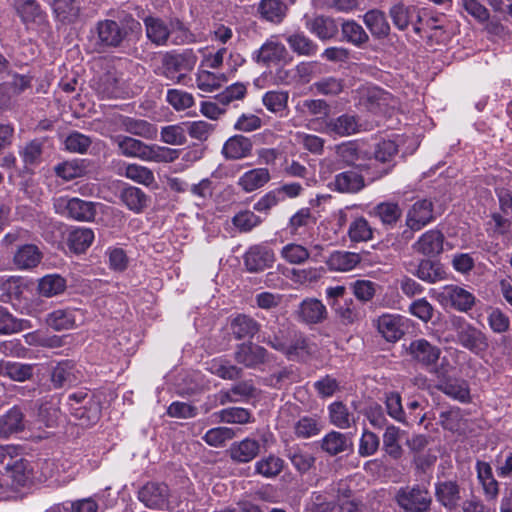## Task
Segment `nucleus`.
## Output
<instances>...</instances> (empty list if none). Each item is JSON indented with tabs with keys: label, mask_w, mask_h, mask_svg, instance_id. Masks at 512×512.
Wrapping results in <instances>:
<instances>
[{
	"label": "nucleus",
	"mask_w": 512,
	"mask_h": 512,
	"mask_svg": "<svg viewBox=\"0 0 512 512\" xmlns=\"http://www.w3.org/2000/svg\"><path fill=\"white\" fill-rule=\"evenodd\" d=\"M111 141L117 146L121 155L129 158H139L147 162L171 163L179 157V150L156 144L149 145L129 136H111Z\"/></svg>",
	"instance_id": "1"
},
{
	"label": "nucleus",
	"mask_w": 512,
	"mask_h": 512,
	"mask_svg": "<svg viewBox=\"0 0 512 512\" xmlns=\"http://www.w3.org/2000/svg\"><path fill=\"white\" fill-rule=\"evenodd\" d=\"M96 30L101 45L119 47L129 32L141 30V24L131 15L125 14L120 23L109 19L99 21Z\"/></svg>",
	"instance_id": "2"
},
{
	"label": "nucleus",
	"mask_w": 512,
	"mask_h": 512,
	"mask_svg": "<svg viewBox=\"0 0 512 512\" xmlns=\"http://www.w3.org/2000/svg\"><path fill=\"white\" fill-rule=\"evenodd\" d=\"M196 62L197 56L192 50L167 52L162 57L161 74L174 84H185L187 73L194 69Z\"/></svg>",
	"instance_id": "3"
},
{
	"label": "nucleus",
	"mask_w": 512,
	"mask_h": 512,
	"mask_svg": "<svg viewBox=\"0 0 512 512\" xmlns=\"http://www.w3.org/2000/svg\"><path fill=\"white\" fill-rule=\"evenodd\" d=\"M395 501L405 512H429L433 500L427 487L414 484L399 488Z\"/></svg>",
	"instance_id": "4"
},
{
	"label": "nucleus",
	"mask_w": 512,
	"mask_h": 512,
	"mask_svg": "<svg viewBox=\"0 0 512 512\" xmlns=\"http://www.w3.org/2000/svg\"><path fill=\"white\" fill-rule=\"evenodd\" d=\"M19 449L6 446L0 449V463L5 468L4 476L11 480L14 487L24 486L28 480L27 467L29 462L19 456Z\"/></svg>",
	"instance_id": "5"
},
{
	"label": "nucleus",
	"mask_w": 512,
	"mask_h": 512,
	"mask_svg": "<svg viewBox=\"0 0 512 512\" xmlns=\"http://www.w3.org/2000/svg\"><path fill=\"white\" fill-rule=\"evenodd\" d=\"M453 325L456 331L457 342L462 347L477 355L484 353L488 349V338L480 329L462 318L455 320Z\"/></svg>",
	"instance_id": "6"
},
{
	"label": "nucleus",
	"mask_w": 512,
	"mask_h": 512,
	"mask_svg": "<svg viewBox=\"0 0 512 512\" xmlns=\"http://www.w3.org/2000/svg\"><path fill=\"white\" fill-rule=\"evenodd\" d=\"M170 489L167 484L148 482L138 492V499L145 507L153 510L171 511Z\"/></svg>",
	"instance_id": "7"
},
{
	"label": "nucleus",
	"mask_w": 512,
	"mask_h": 512,
	"mask_svg": "<svg viewBox=\"0 0 512 512\" xmlns=\"http://www.w3.org/2000/svg\"><path fill=\"white\" fill-rule=\"evenodd\" d=\"M406 352L417 365L430 369L438 362L441 349L428 340L419 338L410 342Z\"/></svg>",
	"instance_id": "8"
},
{
	"label": "nucleus",
	"mask_w": 512,
	"mask_h": 512,
	"mask_svg": "<svg viewBox=\"0 0 512 512\" xmlns=\"http://www.w3.org/2000/svg\"><path fill=\"white\" fill-rule=\"evenodd\" d=\"M234 359L238 364L255 369L269 360V352L261 345L251 341L240 343L234 351Z\"/></svg>",
	"instance_id": "9"
},
{
	"label": "nucleus",
	"mask_w": 512,
	"mask_h": 512,
	"mask_svg": "<svg viewBox=\"0 0 512 512\" xmlns=\"http://www.w3.org/2000/svg\"><path fill=\"white\" fill-rule=\"evenodd\" d=\"M357 170H346L334 176L329 187L342 194H357L366 187L364 176L360 173L365 166L357 165Z\"/></svg>",
	"instance_id": "10"
},
{
	"label": "nucleus",
	"mask_w": 512,
	"mask_h": 512,
	"mask_svg": "<svg viewBox=\"0 0 512 512\" xmlns=\"http://www.w3.org/2000/svg\"><path fill=\"white\" fill-rule=\"evenodd\" d=\"M461 492L462 488L457 480H443L435 483V499L447 511H454L460 506Z\"/></svg>",
	"instance_id": "11"
},
{
	"label": "nucleus",
	"mask_w": 512,
	"mask_h": 512,
	"mask_svg": "<svg viewBox=\"0 0 512 512\" xmlns=\"http://www.w3.org/2000/svg\"><path fill=\"white\" fill-rule=\"evenodd\" d=\"M434 219L433 203L429 199L417 200L407 211L406 225L411 231H419Z\"/></svg>",
	"instance_id": "12"
},
{
	"label": "nucleus",
	"mask_w": 512,
	"mask_h": 512,
	"mask_svg": "<svg viewBox=\"0 0 512 512\" xmlns=\"http://www.w3.org/2000/svg\"><path fill=\"white\" fill-rule=\"evenodd\" d=\"M275 255L272 249L265 245H253L244 255V264L251 273H257L272 266Z\"/></svg>",
	"instance_id": "13"
},
{
	"label": "nucleus",
	"mask_w": 512,
	"mask_h": 512,
	"mask_svg": "<svg viewBox=\"0 0 512 512\" xmlns=\"http://www.w3.org/2000/svg\"><path fill=\"white\" fill-rule=\"evenodd\" d=\"M117 126V130H123L127 133L152 140L157 136V128L155 125L146 120L134 119L127 116L117 115L112 118Z\"/></svg>",
	"instance_id": "14"
},
{
	"label": "nucleus",
	"mask_w": 512,
	"mask_h": 512,
	"mask_svg": "<svg viewBox=\"0 0 512 512\" xmlns=\"http://www.w3.org/2000/svg\"><path fill=\"white\" fill-rule=\"evenodd\" d=\"M398 153V146L392 140H383L379 142L374 150V159L384 164L381 169L374 170L371 174V181L378 180L387 175L393 168V160Z\"/></svg>",
	"instance_id": "15"
},
{
	"label": "nucleus",
	"mask_w": 512,
	"mask_h": 512,
	"mask_svg": "<svg viewBox=\"0 0 512 512\" xmlns=\"http://www.w3.org/2000/svg\"><path fill=\"white\" fill-rule=\"evenodd\" d=\"M82 372L73 361L59 362L51 372V382L54 388L73 386L81 382Z\"/></svg>",
	"instance_id": "16"
},
{
	"label": "nucleus",
	"mask_w": 512,
	"mask_h": 512,
	"mask_svg": "<svg viewBox=\"0 0 512 512\" xmlns=\"http://www.w3.org/2000/svg\"><path fill=\"white\" fill-rule=\"evenodd\" d=\"M381 336L388 342H396L404 335L403 318L394 314H383L373 321Z\"/></svg>",
	"instance_id": "17"
},
{
	"label": "nucleus",
	"mask_w": 512,
	"mask_h": 512,
	"mask_svg": "<svg viewBox=\"0 0 512 512\" xmlns=\"http://www.w3.org/2000/svg\"><path fill=\"white\" fill-rule=\"evenodd\" d=\"M288 338H291V329L285 324L273 323L259 335V341L272 349L282 352L286 350Z\"/></svg>",
	"instance_id": "18"
},
{
	"label": "nucleus",
	"mask_w": 512,
	"mask_h": 512,
	"mask_svg": "<svg viewBox=\"0 0 512 512\" xmlns=\"http://www.w3.org/2000/svg\"><path fill=\"white\" fill-rule=\"evenodd\" d=\"M64 207V214L77 221H92L96 215V207L93 202L80 198L60 199Z\"/></svg>",
	"instance_id": "19"
},
{
	"label": "nucleus",
	"mask_w": 512,
	"mask_h": 512,
	"mask_svg": "<svg viewBox=\"0 0 512 512\" xmlns=\"http://www.w3.org/2000/svg\"><path fill=\"white\" fill-rule=\"evenodd\" d=\"M389 16L394 26L401 31L406 30L413 23L414 18L418 22H421L423 19L420 10L416 6L406 5L403 2L393 4L389 9Z\"/></svg>",
	"instance_id": "20"
},
{
	"label": "nucleus",
	"mask_w": 512,
	"mask_h": 512,
	"mask_svg": "<svg viewBox=\"0 0 512 512\" xmlns=\"http://www.w3.org/2000/svg\"><path fill=\"white\" fill-rule=\"evenodd\" d=\"M287 54V49L282 43L270 39L253 53L252 58L258 64L270 65L285 60Z\"/></svg>",
	"instance_id": "21"
},
{
	"label": "nucleus",
	"mask_w": 512,
	"mask_h": 512,
	"mask_svg": "<svg viewBox=\"0 0 512 512\" xmlns=\"http://www.w3.org/2000/svg\"><path fill=\"white\" fill-rule=\"evenodd\" d=\"M297 315L304 323L318 324L326 320L328 312L319 299L306 298L300 303Z\"/></svg>",
	"instance_id": "22"
},
{
	"label": "nucleus",
	"mask_w": 512,
	"mask_h": 512,
	"mask_svg": "<svg viewBox=\"0 0 512 512\" xmlns=\"http://www.w3.org/2000/svg\"><path fill=\"white\" fill-rule=\"evenodd\" d=\"M440 296L449 301L453 308L461 312H467L475 304L474 295L464 288L456 285L443 287Z\"/></svg>",
	"instance_id": "23"
},
{
	"label": "nucleus",
	"mask_w": 512,
	"mask_h": 512,
	"mask_svg": "<svg viewBox=\"0 0 512 512\" xmlns=\"http://www.w3.org/2000/svg\"><path fill=\"white\" fill-rule=\"evenodd\" d=\"M320 448L329 456H336L352 450L353 442L345 433L330 431L320 441Z\"/></svg>",
	"instance_id": "24"
},
{
	"label": "nucleus",
	"mask_w": 512,
	"mask_h": 512,
	"mask_svg": "<svg viewBox=\"0 0 512 512\" xmlns=\"http://www.w3.org/2000/svg\"><path fill=\"white\" fill-rule=\"evenodd\" d=\"M359 118L352 114H343L326 122V130L330 134L341 137L350 136L360 131Z\"/></svg>",
	"instance_id": "25"
},
{
	"label": "nucleus",
	"mask_w": 512,
	"mask_h": 512,
	"mask_svg": "<svg viewBox=\"0 0 512 512\" xmlns=\"http://www.w3.org/2000/svg\"><path fill=\"white\" fill-rule=\"evenodd\" d=\"M260 327L253 317L246 314H238L230 322L231 333L237 340L252 339L260 332Z\"/></svg>",
	"instance_id": "26"
},
{
	"label": "nucleus",
	"mask_w": 512,
	"mask_h": 512,
	"mask_svg": "<svg viewBox=\"0 0 512 512\" xmlns=\"http://www.w3.org/2000/svg\"><path fill=\"white\" fill-rule=\"evenodd\" d=\"M53 9L57 20L64 24L75 23L80 17V0H46Z\"/></svg>",
	"instance_id": "27"
},
{
	"label": "nucleus",
	"mask_w": 512,
	"mask_h": 512,
	"mask_svg": "<svg viewBox=\"0 0 512 512\" xmlns=\"http://www.w3.org/2000/svg\"><path fill=\"white\" fill-rule=\"evenodd\" d=\"M444 235L439 230L425 232L413 244V249L426 256L438 255L443 251Z\"/></svg>",
	"instance_id": "28"
},
{
	"label": "nucleus",
	"mask_w": 512,
	"mask_h": 512,
	"mask_svg": "<svg viewBox=\"0 0 512 512\" xmlns=\"http://www.w3.org/2000/svg\"><path fill=\"white\" fill-rule=\"evenodd\" d=\"M252 148L253 144L249 138L243 135H235L224 143L222 154L226 159L239 160L248 157Z\"/></svg>",
	"instance_id": "29"
},
{
	"label": "nucleus",
	"mask_w": 512,
	"mask_h": 512,
	"mask_svg": "<svg viewBox=\"0 0 512 512\" xmlns=\"http://www.w3.org/2000/svg\"><path fill=\"white\" fill-rule=\"evenodd\" d=\"M260 452V443L256 439L245 438L242 441L234 442L230 449V458L237 463H248Z\"/></svg>",
	"instance_id": "30"
},
{
	"label": "nucleus",
	"mask_w": 512,
	"mask_h": 512,
	"mask_svg": "<svg viewBox=\"0 0 512 512\" xmlns=\"http://www.w3.org/2000/svg\"><path fill=\"white\" fill-rule=\"evenodd\" d=\"M23 429V413L18 407H13L0 416V440L7 439Z\"/></svg>",
	"instance_id": "31"
},
{
	"label": "nucleus",
	"mask_w": 512,
	"mask_h": 512,
	"mask_svg": "<svg viewBox=\"0 0 512 512\" xmlns=\"http://www.w3.org/2000/svg\"><path fill=\"white\" fill-rule=\"evenodd\" d=\"M270 179V172L267 168H254L239 178L238 185L243 191L250 193L263 187Z\"/></svg>",
	"instance_id": "32"
},
{
	"label": "nucleus",
	"mask_w": 512,
	"mask_h": 512,
	"mask_svg": "<svg viewBox=\"0 0 512 512\" xmlns=\"http://www.w3.org/2000/svg\"><path fill=\"white\" fill-rule=\"evenodd\" d=\"M288 7L282 0H261L257 7L260 18L280 23L287 14Z\"/></svg>",
	"instance_id": "33"
},
{
	"label": "nucleus",
	"mask_w": 512,
	"mask_h": 512,
	"mask_svg": "<svg viewBox=\"0 0 512 512\" xmlns=\"http://www.w3.org/2000/svg\"><path fill=\"white\" fill-rule=\"evenodd\" d=\"M330 423L339 429H348L355 425L356 419L349 408L341 401H335L328 406Z\"/></svg>",
	"instance_id": "34"
},
{
	"label": "nucleus",
	"mask_w": 512,
	"mask_h": 512,
	"mask_svg": "<svg viewBox=\"0 0 512 512\" xmlns=\"http://www.w3.org/2000/svg\"><path fill=\"white\" fill-rule=\"evenodd\" d=\"M323 429L321 419L317 415L300 417L293 425V433L298 439H309L320 434Z\"/></svg>",
	"instance_id": "35"
},
{
	"label": "nucleus",
	"mask_w": 512,
	"mask_h": 512,
	"mask_svg": "<svg viewBox=\"0 0 512 512\" xmlns=\"http://www.w3.org/2000/svg\"><path fill=\"white\" fill-rule=\"evenodd\" d=\"M307 28L321 40L332 39L338 34L335 20L323 15L308 20Z\"/></svg>",
	"instance_id": "36"
},
{
	"label": "nucleus",
	"mask_w": 512,
	"mask_h": 512,
	"mask_svg": "<svg viewBox=\"0 0 512 512\" xmlns=\"http://www.w3.org/2000/svg\"><path fill=\"white\" fill-rule=\"evenodd\" d=\"M360 261L361 257L357 253L335 251L327 258L326 264L330 270L344 272L355 268Z\"/></svg>",
	"instance_id": "37"
},
{
	"label": "nucleus",
	"mask_w": 512,
	"mask_h": 512,
	"mask_svg": "<svg viewBox=\"0 0 512 512\" xmlns=\"http://www.w3.org/2000/svg\"><path fill=\"white\" fill-rule=\"evenodd\" d=\"M363 20L374 37L381 39L389 35L390 25L384 12L377 9L369 10L365 13Z\"/></svg>",
	"instance_id": "38"
},
{
	"label": "nucleus",
	"mask_w": 512,
	"mask_h": 512,
	"mask_svg": "<svg viewBox=\"0 0 512 512\" xmlns=\"http://www.w3.org/2000/svg\"><path fill=\"white\" fill-rule=\"evenodd\" d=\"M208 370L211 374L224 380H237L243 375V369L232 364L229 360L215 358L208 363Z\"/></svg>",
	"instance_id": "39"
},
{
	"label": "nucleus",
	"mask_w": 512,
	"mask_h": 512,
	"mask_svg": "<svg viewBox=\"0 0 512 512\" xmlns=\"http://www.w3.org/2000/svg\"><path fill=\"white\" fill-rule=\"evenodd\" d=\"M94 240V232L89 228H76L67 238V246L75 254L84 253Z\"/></svg>",
	"instance_id": "40"
},
{
	"label": "nucleus",
	"mask_w": 512,
	"mask_h": 512,
	"mask_svg": "<svg viewBox=\"0 0 512 512\" xmlns=\"http://www.w3.org/2000/svg\"><path fill=\"white\" fill-rule=\"evenodd\" d=\"M370 215L379 218L383 225L393 227L402 216V209L395 202H381L377 204Z\"/></svg>",
	"instance_id": "41"
},
{
	"label": "nucleus",
	"mask_w": 512,
	"mask_h": 512,
	"mask_svg": "<svg viewBox=\"0 0 512 512\" xmlns=\"http://www.w3.org/2000/svg\"><path fill=\"white\" fill-rule=\"evenodd\" d=\"M120 198L127 208L135 213H141L148 206L149 201L145 192L134 186L124 188Z\"/></svg>",
	"instance_id": "42"
},
{
	"label": "nucleus",
	"mask_w": 512,
	"mask_h": 512,
	"mask_svg": "<svg viewBox=\"0 0 512 512\" xmlns=\"http://www.w3.org/2000/svg\"><path fill=\"white\" fill-rule=\"evenodd\" d=\"M146 35L148 39L158 45H165L168 41L170 31L163 20L155 17H146L144 19Z\"/></svg>",
	"instance_id": "43"
},
{
	"label": "nucleus",
	"mask_w": 512,
	"mask_h": 512,
	"mask_svg": "<svg viewBox=\"0 0 512 512\" xmlns=\"http://www.w3.org/2000/svg\"><path fill=\"white\" fill-rule=\"evenodd\" d=\"M45 322L55 331L73 329L76 327L75 312L71 309H58L49 313Z\"/></svg>",
	"instance_id": "44"
},
{
	"label": "nucleus",
	"mask_w": 512,
	"mask_h": 512,
	"mask_svg": "<svg viewBox=\"0 0 512 512\" xmlns=\"http://www.w3.org/2000/svg\"><path fill=\"white\" fill-rule=\"evenodd\" d=\"M67 287L65 278L59 274H48L38 281V292L45 297H54L62 294Z\"/></svg>",
	"instance_id": "45"
},
{
	"label": "nucleus",
	"mask_w": 512,
	"mask_h": 512,
	"mask_svg": "<svg viewBox=\"0 0 512 512\" xmlns=\"http://www.w3.org/2000/svg\"><path fill=\"white\" fill-rule=\"evenodd\" d=\"M436 388L447 396L460 402H469L470 392L465 381L451 379L449 381H441L437 383Z\"/></svg>",
	"instance_id": "46"
},
{
	"label": "nucleus",
	"mask_w": 512,
	"mask_h": 512,
	"mask_svg": "<svg viewBox=\"0 0 512 512\" xmlns=\"http://www.w3.org/2000/svg\"><path fill=\"white\" fill-rule=\"evenodd\" d=\"M400 432L398 427L389 425L383 434V450L394 460L400 459L403 455V449L399 444Z\"/></svg>",
	"instance_id": "47"
},
{
	"label": "nucleus",
	"mask_w": 512,
	"mask_h": 512,
	"mask_svg": "<svg viewBox=\"0 0 512 512\" xmlns=\"http://www.w3.org/2000/svg\"><path fill=\"white\" fill-rule=\"evenodd\" d=\"M416 275L423 281L435 283L444 279L446 272L439 262L424 259L420 261Z\"/></svg>",
	"instance_id": "48"
},
{
	"label": "nucleus",
	"mask_w": 512,
	"mask_h": 512,
	"mask_svg": "<svg viewBox=\"0 0 512 512\" xmlns=\"http://www.w3.org/2000/svg\"><path fill=\"white\" fill-rule=\"evenodd\" d=\"M286 41L292 51L298 55L312 56L315 55L318 50L317 44L302 32H296L289 35L286 38Z\"/></svg>",
	"instance_id": "49"
},
{
	"label": "nucleus",
	"mask_w": 512,
	"mask_h": 512,
	"mask_svg": "<svg viewBox=\"0 0 512 512\" xmlns=\"http://www.w3.org/2000/svg\"><path fill=\"white\" fill-rule=\"evenodd\" d=\"M287 457L295 470L300 474L307 473L315 464L316 458L300 447H292L288 450Z\"/></svg>",
	"instance_id": "50"
},
{
	"label": "nucleus",
	"mask_w": 512,
	"mask_h": 512,
	"mask_svg": "<svg viewBox=\"0 0 512 512\" xmlns=\"http://www.w3.org/2000/svg\"><path fill=\"white\" fill-rule=\"evenodd\" d=\"M225 82H227V77L224 73L216 74L207 70H200L197 73V88L202 92L211 93L219 89Z\"/></svg>",
	"instance_id": "51"
},
{
	"label": "nucleus",
	"mask_w": 512,
	"mask_h": 512,
	"mask_svg": "<svg viewBox=\"0 0 512 512\" xmlns=\"http://www.w3.org/2000/svg\"><path fill=\"white\" fill-rule=\"evenodd\" d=\"M284 468V461L275 455H269L255 463V472L265 478L278 476Z\"/></svg>",
	"instance_id": "52"
},
{
	"label": "nucleus",
	"mask_w": 512,
	"mask_h": 512,
	"mask_svg": "<svg viewBox=\"0 0 512 512\" xmlns=\"http://www.w3.org/2000/svg\"><path fill=\"white\" fill-rule=\"evenodd\" d=\"M343 38L355 46L367 43L369 36L363 27L354 20L345 21L341 25Z\"/></svg>",
	"instance_id": "53"
},
{
	"label": "nucleus",
	"mask_w": 512,
	"mask_h": 512,
	"mask_svg": "<svg viewBox=\"0 0 512 512\" xmlns=\"http://www.w3.org/2000/svg\"><path fill=\"white\" fill-rule=\"evenodd\" d=\"M439 424L445 430L459 432L465 424L462 410L459 407H451L448 410L442 411L439 415Z\"/></svg>",
	"instance_id": "54"
},
{
	"label": "nucleus",
	"mask_w": 512,
	"mask_h": 512,
	"mask_svg": "<svg viewBox=\"0 0 512 512\" xmlns=\"http://www.w3.org/2000/svg\"><path fill=\"white\" fill-rule=\"evenodd\" d=\"M511 226V219L498 212H493L485 223L486 232L491 237L507 235L511 231Z\"/></svg>",
	"instance_id": "55"
},
{
	"label": "nucleus",
	"mask_w": 512,
	"mask_h": 512,
	"mask_svg": "<svg viewBox=\"0 0 512 512\" xmlns=\"http://www.w3.org/2000/svg\"><path fill=\"white\" fill-rule=\"evenodd\" d=\"M348 235L352 242H366L372 239L373 229L369 222L360 216L351 222Z\"/></svg>",
	"instance_id": "56"
},
{
	"label": "nucleus",
	"mask_w": 512,
	"mask_h": 512,
	"mask_svg": "<svg viewBox=\"0 0 512 512\" xmlns=\"http://www.w3.org/2000/svg\"><path fill=\"white\" fill-rule=\"evenodd\" d=\"M311 89H313L317 94L336 96L343 91L344 80L333 76L324 77L313 83Z\"/></svg>",
	"instance_id": "57"
},
{
	"label": "nucleus",
	"mask_w": 512,
	"mask_h": 512,
	"mask_svg": "<svg viewBox=\"0 0 512 512\" xmlns=\"http://www.w3.org/2000/svg\"><path fill=\"white\" fill-rule=\"evenodd\" d=\"M84 406L81 407L80 411H77L73 417L80 422L82 426H89L95 424L100 419L101 406L99 401L96 399L93 402L85 401Z\"/></svg>",
	"instance_id": "58"
},
{
	"label": "nucleus",
	"mask_w": 512,
	"mask_h": 512,
	"mask_svg": "<svg viewBox=\"0 0 512 512\" xmlns=\"http://www.w3.org/2000/svg\"><path fill=\"white\" fill-rule=\"evenodd\" d=\"M289 93L287 91L272 90L264 94L263 105L273 113H281L287 108Z\"/></svg>",
	"instance_id": "59"
},
{
	"label": "nucleus",
	"mask_w": 512,
	"mask_h": 512,
	"mask_svg": "<svg viewBox=\"0 0 512 512\" xmlns=\"http://www.w3.org/2000/svg\"><path fill=\"white\" fill-rule=\"evenodd\" d=\"M124 175L128 179L145 186H150L155 181L152 170L138 164H128Z\"/></svg>",
	"instance_id": "60"
},
{
	"label": "nucleus",
	"mask_w": 512,
	"mask_h": 512,
	"mask_svg": "<svg viewBox=\"0 0 512 512\" xmlns=\"http://www.w3.org/2000/svg\"><path fill=\"white\" fill-rule=\"evenodd\" d=\"M281 257L290 264L300 265L309 259L310 253L300 244L289 243L282 248Z\"/></svg>",
	"instance_id": "61"
},
{
	"label": "nucleus",
	"mask_w": 512,
	"mask_h": 512,
	"mask_svg": "<svg viewBox=\"0 0 512 512\" xmlns=\"http://www.w3.org/2000/svg\"><path fill=\"white\" fill-rule=\"evenodd\" d=\"M336 313L345 325L358 322L363 317L362 309L352 299L346 300L342 306H339L336 309Z\"/></svg>",
	"instance_id": "62"
},
{
	"label": "nucleus",
	"mask_w": 512,
	"mask_h": 512,
	"mask_svg": "<svg viewBox=\"0 0 512 512\" xmlns=\"http://www.w3.org/2000/svg\"><path fill=\"white\" fill-rule=\"evenodd\" d=\"M58 418V409L51 402L42 403L38 408L37 418L34 419V426L38 424V429L44 427H53Z\"/></svg>",
	"instance_id": "63"
},
{
	"label": "nucleus",
	"mask_w": 512,
	"mask_h": 512,
	"mask_svg": "<svg viewBox=\"0 0 512 512\" xmlns=\"http://www.w3.org/2000/svg\"><path fill=\"white\" fill-rule=\"evenodd\" d=\"M166 101L177 111L188 109L194 105L193 95L179 89H169Z\"/></svg>",
	"instance_id": "64"
}]
</instances>
